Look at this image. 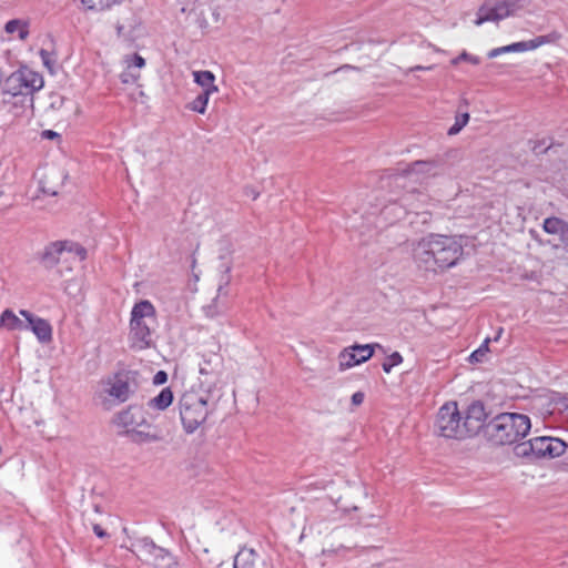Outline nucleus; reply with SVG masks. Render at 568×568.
Segmentation results:
<instances>
[{"label":"nucleus","mask_w":568,"mask_h":568,"mask_svg":"<svg viewBox=\"0 0 568 568\" xmlns=\"http://www.w3.org/2000/svg\"><path fill=\"white\" fill-rule=\"evenodd\" d=\"M210 94L200 93L194 100H192L186 108L193 112L204 114L210 100Z\"/></svg>","instance_id":"bb28decb"},{"label":"nucleus","mask_w":568,"mask_h":568,"mask_svg":"<svg viewBox=\"0 0 568 568\" xmlns=\"http://www.w3.org/2000/svg\"><path fill=\"white\" fill-rule=\"evenodd\" d=\"M135 436V440L140 443H153L158 442L160 437L155 434L145 433V432H133Z\"/></svg>","instance_id":"c9c22d12"},{"label":"nucleus","mask_w":568,"mask_h":568,"mask_svg":"<svg viewBox=\"0 0 568 568\" xmlns=\"http://www.w3.org/2000/svg\"><path fill=\"white\" fill-rule=\"evenodd\" d=\"M136 547H139V551L143 555H149L154 558L153 564L158 565V560L168 561L172 560L171 555L163 548L154 545L152 540L142 539L138 542Z\"/></svg>","instance_id":"a211bd4d"},{"label":"nucleus","mask_w":568,"mask_h":568,"mask_svg":"<svg viewBox=\"0 0 568 568\" xmlns=\"http://www.w3.org/2000/svg\"><path fill=\"white\" fill-rule=\"evenodd\" d=\"M561 406L568 409V397L562 398Z\"/></svg>","instance_id":"a18cd8bd"},{"label":"nucleus","mask_w":568,"mask_h":568,"mask_svg":"<svg viewBox=\"0 0 568 568\" xmlns=\"http://www.w3.org/2000/svg\"><path fill=\"white\" fill-rule=\"evenodd\" d=\"M403 363V356L398 352L392 353L383 363V371L387 374L392 372V368Z\"/></svg>","instance_id":"c85d7f7f"},{"label":"nucleus","mask_w":568,"mask_h":568,"mask_svg":"<svg viewBox=\"0 0 568 568\" xmlns=\"http://www.w3.org/2000/svg\"><path fill=\"white\" fill-rule=\"evenodd\" d=\"M158 326L156 311L148 300L134 304L130 318V346L142 351L153 345V333Z\"/></svg>","instance_id":"f03ea898"},{"label":"nucleus","mask_w":568,"mask_h":568,"mask_svg":"<svg viewBox=\"0 0 568 568\" xmlns=\"http://www.w3.org/2000/svg\"><path fill=\"white\" fill-rule=\"evenodd\" d=\"M141 74L140 72H135V71H132V69H125L121 74H120V80L122 83L124 84H130V83H135L139 81Z\"/></svg>","instance_id":"f704fd0d"},{"label":"nucleus","mask_w":568,"mask_h":568,"mask_svg":"<svg viewBox=\"0 0 568 568\" xmlns=\"http://www.w3.org/2000/svg\"><path fill=\"white\" fill-rule=\"evenodd\" d=\"M260 557L254 549L242 548L234 557V568H256Z\"/></svg>","instance_id":"5701e85b"},{"label":"nucleus","mask_w":568,"mask_h":568,"mask_svg":"<svg viewBox=\"0 0 568 568\" xmlns=\"http://www.w3.org/2000/svg\"><path fill=\"white\" fill-rule=\"evenodd\" d=\"M528 0H487L477 12L476 26L503 20L521 9Z\"/></svg>","instance_id":"1a4fd4ad"},{"label":"nucleus","mask_w":568,"mask_h":568,"mask_svg":"<svg viewBox=\"0 0 568 568\" xmlns=\"http://www.w3.org/2000/svg\"><path fill=\"white\" fill-rule=\"evenodd\" d=\"M460 61H468L473 64H478L480 62V59L476 55H471V54L467 53L466 51H464L457 58L452 60V64L456 65Z\"/></svg>","instance_id":"e433bc0d"},{"label":"nucleus","mask_w":568,"mask_h":568,"mask_svg":"<svg viewBox=\"0 0 568 568\" xmlns=\"http://www.w3.org/2000/svg\"><path fill=\"white\" fill-rule=\"evenodd\" d=\"M398 201H402L406 214H424L427 212L426 207L429 205L430 197L425 192L413 187L398 194Z\"/></svg>","instance_id":"ddd939ff"},{"label":"nucleus","mask_w":568,"mask_h":568,"mask_svg":"<svg viewBox=\"0 0 568 568\" xmlns=\"http://www.w3.org/2000/svg\"><path fill=\"white\" fill-rule=\"evenodd\" d=\"M122 0H82V3L89 9L94 11H103L114 4L120 3Z\"/></svg>","instance_id":"cd10ccee"},{"label":"nucleus","mask_w":568,"mask_h":568,"mask_svg":"<svg viewBox=\"0 0 568 568\" xmlns=\"http://www.w3.org/2000/svg\"><path fill=\"white\" fill-rule=\"evenodd\" d=\"M0 326L8 331L28 329L27 321H22L13 311L4 310L0 315Z\"/></svg>","instance_id":"4be33fe9"},{"label":"nucleus","mask_w":568,"mask_h":568,"mask_svg":"<svg viewBox=\"0 0 568 568\" xmlns=\"http://www.w3.org/2000/svg\"><path fill=\"white\" fill-rule=\"evenodd\" d=\"M20 314L26 318L27 325H29L28 329H31L41 343H48L51 341L52 327L48 321L37 317L26 310H21Z\"/></svg>","instance_id":"2eb2a0df"},{"label":"nucleus","mask_w":568,"mask_h":568,"mask_svg":"<svg viewBox=\"0 0 568 568\" xmlns=\"http://www.w3.org/2000/svg\"><path fill=\"white\" fill-rule=\"evenodd\" d=\"M462 416L466 437L476 435L487 419L485 406L480 402L471 403Z\"/></svg>","instance_id":"f8f14e48"},{"label":"nucleus","mask_w":568,"mask_h":568,"mask_svg":"<svg viewBox=\"0 0 568 568\" xmlns=\"http://www.w3.org/2000/svg\"><path fill=\"white\" fill-rule=\"evenodd\" d=\"M114 423L123 427L128 433H133L136 427L145 423V419L140 407L130 406L115 416Z\"/></svg>","instance_id":"4468645a"},{"label":"nucleus","mask_w":568,"mask_h":568,"mask_svg":"<svg viewBox=\"0 0 568 568\" xmlns=\"http://www.w3.org/2000/svg\"><path fill=\"white\" fill-rule=\"evenodd\" d=\"M227 286L229 277L224 278L219 284L216 297L213 300L212 304L206 307V314L209 316H215L226 310L225 297L229 295Z\"/></svg>","instance_id":"aec40b11"},{"label":"nucleus","mask_w":568,"mask_h":568,"mask_svg":"<svg viewBox=\"0 0 568 568\" xmlns=\"http://www.w3.org/2000/svg\"><path fill=\"white\" fill-rule=\"evenodd\" d=\"M489 342H490V339L486 338L484 341V343L476 351H474L470 354V356H469L470 362L478 363V362L483 361V358L485 357V355L488 352V344H489Z\"/></svg>","instance_id":"7c9ffc66"},{"label":"nucleus","mask_w":568,"mask_h":568,"mask_svg":"<svg viewBox=\"0 0 568 568\" xmlns=\"http://www.w3.org/2000/svg\"><path fill=\"white\" fill-rule=\"evenodd\" d=\"M180 418L186 433L195 432L207 418V395L193 389L183 393L179 400Z\"/></svg>","instance_id":"39448f33"},{"label":"nucleus","mask_w":568,"mask_h":568,"mask_svg":"<svg viewBox=\"0 0 568 568\" xmlns=\"http://www.w3.org/2000/svg\"><path fill=\"white\" fill-rule=\"evenodd\" d=\"M504 53H511L509 44L490 50L488 52V58L493 59Z\"/></svg>","instance_id":"58836bf2"},{"label":"nucleus","mask_w":568,"mask_h":568,"mask_svg":"<svg viewBox=\"0 0 568 568\" xmlns=\"http://www.w3.org/2000/svg\"><path fill=\"white\" fill-rule=\"evenodd\" d=\"M434 429L438 436L445 438H466L463 425V416L456 402H447L439 407L436 415Z\"/></svg>","instance_id":"0eeeda50"},{"label":"nucleus","mask_w":568,"mask_h":568,"mask_svg":"<svg viewBox=\"0 0 568 568\" xmlns=\"http://www.w3.org/2000/svg\"><path fill=\"white\" fill-rule=\"evenodd\" d=\"M251 195H253L254 200L257 197V193L251 192Z\"/></svg>","instance_id":"de8ad7c7"},{"label":"nucleus","mask_w":568,"mask_h":568,"mask_svg":"<svg viewBox=\"0 0 568 568\" xmlns=\"http://www.w3.org/2000/svg\"><path fill=\"white\" fill-rule=\"evenodd\" d=\"M194 82L202 89L201 93H207L210 95L219 92V88L215 84V75L209 70H199L192 72Z\"/></svg>","instance_id":"6ab92c4d"},{"label":"nucleus","mask_w":568,"mask_h":568,"mask_svg":"<svg viewBox=\"0 0 568 568\" xmlns=\"http://www.w3.org/2000/svg\"><path fill=\"white\" fill-rule=\"evenodd\" d=\"M39 54H40V58H41V61H42L43 65L48 70L52 71L53 70V65H54V59H53L52 54L49 51L44 50V49H41Z\"/></svg>","instance_id":"4c0bfd02"},{"label":"nucleus","mask_w":568,"mask_h":568,"mask_svg":"<svg viewBox=\"0 0 568 568\" xmlns=\"http://www.w3.org/2000/svg\"><path fill=\"white\" fill-rule=\"evenodd\" d=\"M566 444L561 439L551 436H538L515 446L518 457L555 458L562 455Z\"/></svg>","instance_id":"423d86ee"},{"label":"nucleus","mask_w":568,"mask_h":568,"mask_svg":"<svg viewBox=\"0 0 568 568\" xmlns=\"http://www.w3.org/2000/svg\"><path fill=\"white\" fill-rule=\"evenodd\" d=\"M44 81L41 74L28 68H21L12 72L3 83V93L11 97L30 95L43 88ZM33 102V99L30 98Z\"/></svg>","instance_id":"6e6552de"},{"label":"nucleus","mask_w":568,"mask_h":568,"mask_svg":"<svg viewBox=\"0 0 568 568\" xmlns=\"http://www.w3.org/2000/svg\"><path fill=\"white\" fill-rule=\"evenodd\" d=\"M382 214L389 223L400 221L407 215L402 201H398V195L389 200L388 204L383 207Z\"/></svg>","instance_id":"412c9836"},{"label":"nucleus","mask_w":568,"mask_h":568,"mask_svg":"<svg viewBox=\"0 0 568 568\" xmlns=\"http://www.w3.org/2000/svg\"><path fill=\"white\" fill-rule=\"evenodd\" d=\"M81 287V278L73 277L65 281V285L63 287L64 292L68 295H77Z\"/></svg>","instance_id":"72a5a7b5"},{"label":"nucleus","mask_w":568,"mask_h":568,"mask_svg":"<svg viewBox=\"0 0 568 568\" xmlns=\"http://www.w3.org/2000/svg\"><path fill=\"white\" fill-rule=\"evenodd\" d=\"M531 427L528 416L518 413H503L488 424V435L497 445H511L524 438Z\"/></svg>","instance_id":"7ed1b4c3"},{"label":"nucleus","mask_w":568,"mask_h":568,"mask_svg":"<svg viewBox=\"0 0 568 568\" xmlns=\"http://www.w3.org/2000/svg\"><path fill=\"white\" fill-rule=\"evenodd\" d=\"M364 393L356 392L352 395V403L356 406L361 405L364 402Z\"/></svg>","instance_id":"ea45409f"},{"label":"nucleus","mask_w":568,"mask_h":568,"mask_svg":"<svg viewBox=\"0 0 568 568\" xmlns=\"http://www.w3.org/2000/svg\"><path fill=\"white\" fill-rule=\"evenodd\" d=\"M123 62L126 65V69H132V68L142 69L145 65V60L136 53L131 54V55H125L123 59Z\"/></svg>","instance_id":"c756f323"},{"label":"nucleus","mask_w":568,"mask_h":568,"mask_svg":"<svg viewBox=\"0 0 568 568\" xmlns=\"http://www.w3.org/2000/svg\"><path fill=\"white\" fill-rule=\"evenodd\" d=\"M200 375L205 377V379H201V385L204 383L210 382V377L216 375L214 368L211 365L210 361H204L202 364H200Z\"/></svg>","instance_id":"473e14b6"},{"label":"nucleus","mask_w":568,"mask_h":568,"mask_svg":"<svg viewBox=\"0 0 568 568\" xmlns=\"http://www.w3.org/2000/svg\"><path fill=\"white\" fill-rule=\"evenodd\" d=\"M375 347L382 348L379 344H365L343 349L338 355L339 369L345 371L368 361L373 356Z\"/></svg>","instance_id":"9b49d317"},{"label":"nucleus","mask_w":568,"mask_h":568,"mask_svg":"<svg viewBox=\"0 0 568 568\" xmlns=\"http://www.w3.org/2000/svg\"><path fill=\"white\" fill-rule=\"evenodd\" d=\"M166 381V374L162 371L158 372L154 376V383L155 384H162Z\"/></svg>","instance_id":"79ce46f5"},{"label":"nucleus","mask_w":568,"mask_h":568,"mask_svg":"<svg viewBox=\"0 0 568 568\" xmlns=\"http://www.w3.org/2000/svg\"><path fill=\"white\" fill-rule=\"evenodd\" d=\"M544 230L549 234H560L568 240V224L557 217H548L544 222Z\"/></svg>","instance_id":"393cba45"},{"label":"nucleus","mask_w":568,"mask_h":568,"mask_svg":"<svg viewBox=\"0 0 568 568\" xmlns=\"http://www.w3.org/2000/svg\"><path fill=\"white\" fill-rule=\"evenodd\" d=\"M560 34L558 32H551L546 36H539L528 41H520L509 44L510 52H525L535 50L544 44L554 43L559 40Z\"/></svg>","instance_id":"f3484780"},{"label":"nucleus","mask_w":568,"mask_h":568,"mask_svg":"<svg viewBox=\"0 0 568 568\" xmlns=\"http://www.w3.org/2000/svg\"><path fill=\"white\" fill-rule=\"evenodd\" d=\"M437 165L432 161H416L394 178L396 187L406 189V181L422 183L426 178L435 175Z\"/></svg>","instance_id":"9d476101"},{"label":"nucleus","mask_w":568,"mask_h":568,"mask_svg":"<svg viewBox=\"0 0 568 568\" xmlns=\"http://www.w3.org/2000/svg\"><path fill=\"white\" fill-rule=\"evenodd\" d=\"M251 195H253L254 200L257 197V193L251 192Z\"/></svg>","instance_id":"49530a36"},{"label":"nucleus","mask_w":568,"mask_h":568,"mask_svg":"<svg viewBox=\"0 0 568 568\" xmlns=\"http://www.w3.org/2000/svg\"><path fill=\"white\" fill-rule=\"evenodd\" d=\"M173 402V393L169 387L163 388L159 395L151 398L148 403V405L151 408L158 409V410H164L168 408Z\"/></svg>","instance_id":"b1692460"},{"label":"nucleus","mask_w":568,"mask_h":568,"mask_svg":"<svg viewBox=\"0 0 568 568\" xmlns=\"http://www.w3.org/2000/svg\"><path fill=\"white\" fill-rule=\"evenodd\" d=\"M87 256L84 247L72 241H57L45 247L42 260L47 267L55 268L63 277Z\"/></svg>","instance_id":"20e7f679"},{"label":"nucleus","mask_w":568,"mask_h":568,"mask_svg":"<svg viewBox=\"0 0 568 568\" xmlns=\"http://www.w3.org/2000/svg\"><path fill=\"white\" fill-rule=\"evenodd\" d=\"M42 136L45 138V139H54V138H58L59 134L52 130H44L42 132Z\"/></svg>","instance_id":"c03bdc74"},{"label":"nucleus","mask_w":568,"mask_h":568,"mask_svg":"<svg viewBox=\"0 0 568 568\" xmlns=\"http://www.w3.org/2000/svg\"><path fill=\"white\" fill-rule=\"evenodd\" d=\"M434 67L433 65H428V67H424V65H415V67H412L409 69H407L405 71V73H409V72H413V71H422V70H433Z\"/></svg>","instance_id":"37998d69"},{"label":"nucleus","mask_w":568,"mask_h":568,"mask_svg":"<svg viewBox=\"0 0 568 568\" xmlns=\"http://www.w3.org/2000/svg\"><path fill=\"white\" fill-rule=\"evenodd\" d=\"M93 531L99 538H104L108 536L105 530L98 524L93 525Z\"/></svg>","instance_id":"a19ab883"},{"label":"nucleus","mask_w":568,"mask_h":568,"mask_svg":"<svg viewBox=\"0 0 568 568\" xmlns=\"http://www.w3.org/2000/svg\"><path fill=\"white\" fill-rule=\"evenodd\" d=\"M4 29H6V32L9 34H13V33L18 32V37L20 40L27 39V37L29 34L27 24L18 19L8 21L6 23Z\"/></svg>","instance_id":"a878e982"},{"label":"nucleus","mask_w":568,"mask_h":568,"mask_svg":"<svg viewBox=\"0 0 568 568\" xmlns=\"http://www.w3.org/2000/svg\"><path fill=\"white\" fill-rule=\"evenodd\" d=\"M103 392L119 403H122L130 396V385L124 378L113 376L103 382Z\"/></svg>","instance_id":"dca6fc26"},{"label":"nucleus","mask_w":568,"mask_h":568,"mask_svg":"<svg viewBox=\"0 0 568 568\" xmlns=\"http://www.w3.org/2000/svg\"><path fill=\"white\" fill-rule=\"evenodd\" d=\"M469 120L468 113H463L456 116L454 125L448 130L449 135L457 134L467 123Z\"/></svg>","instance_id":"2f4dec72"},{"label":"nucleus","mask_w":568,"mask_h":568,"mask_svg":"<svg viewBox=\"0 0 568 568\" xmlns=\"http://www.w3.org/2000/svg\"><path fill=\"white\" fill-rule=\"evenodd\" d=\"M464 253L460 241L455 236L429 234L414 247L415 261L425 270H446L455 266Z\"/></svg>","instance_id":"f257e3e1"}]
</instances>
